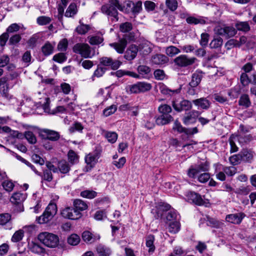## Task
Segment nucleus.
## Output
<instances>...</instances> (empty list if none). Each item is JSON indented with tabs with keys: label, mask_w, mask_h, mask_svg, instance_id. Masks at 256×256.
<instances>
[{
	"label": "nucleus",
	"mask_w": 256,
	"mask_h": 256,
	"mask_svg": "<svg viewBox=\"0 0 256 256\" xmlns=\"http://www.w3.org/2000/svg\"><path fill=\"white\" fill-rule=\"evenodd\" d=\"M208 170V165L206 164H200L197 166H191L188 171V175L190 178L198 176V180L202 183L208 182L210 178V174L206 172Z\"/></svg>",
	"instance_id": "1"
},
{
	"label": "nucleus",
	"mask_w": 256,
	"mask_h": 256,
	"mask_svg": "<svg viewBox=\"0 0 256 256\" xmlns=\"http://www.w3.org/2000/svg\"><path fill=\"white\" fill-rule=\"evenodd\" d=\"M116 8L121 11H124V9L120 4L118 0H113L110 4L102 6L101 10L102 13L111 17L112 20L117 22L118 20V18Z\"/></svg>",
	"instance_id": "2"
},
{
	"label": "nucleus",
	"mask_w": 256,
	"mask_h": 256,
	"mask_svg": "<svg viewBox=\"0 0 256 256\" xmlns=\"http://www.w3.org/2000/svg\"><path fill=\"white\" fill-rule=\"evenodd\" d=\"M38 240L44 245L50 248H55L59 243L58 236L48 232H42L38 235Z\"/></svg>",
	"instance_id": "3"
},
{
	"label": "nucleus",
	"mask_w": 256,
	"mask_h": 256,
	"mask_svg": "<svg viewBox=\"0 0 256 256\" xmlns=\"http://www.w3.org/2000/svg\"><path fill=\"white\" fill-rule=\"evenodd\" d=\"M134 33H126L122 38H120L118 42H114L110 44V46L113 48L117 52L122 54L128 42L134 41Z\"/></svg>",
	"instance_id": "4"
},
{
	"label": "nucleus",
	"mask_w": 256,
	"mask_h": 256,
	"mask_svg": "<svg viewBox=\"0 0 256 256\" xmlns=\"http://www.w3.org/2000/svg\"><path fill=\"white\" fill-rule=\"evenodd\" d=\"M57 208L56 204H50L46 208L42 214L36 218V220L38 224H46L50 222L56 215Z\"/></svg>",
	"instance_id": "5"
},
{
	"label": "nucleus",
	"mask_w": 256,
	"mask_h": 256,
	"mask_svg": "<svg viewBox=\"0 0 256 256\" xmlns=\"http://www.w3.org/2000/svg\"><path fill=\"white\" fill-rule=\"evenodd\" d=\"M73 52L80 54L84 58H91L90 47L87 44L78 43L73 47Z\"/></svg>",
	"instance_id": "6"
},
{
	"label": "nucleus",
	"mask_w": 256,
	"mask_h": 256,
	"mask_svg": "<svg viewBox=\"0 0 256 256\" xmlns=\"http://www.w3.org/2000/svg\"><path fill=\"white\" fill-rule=\"evenodd\" d=\"M172 104L174 110L178 112L188 110L192 108L191 102L186 100H179L177 99H174L172 100Z\"/></svg>",
	"instance_id": "7"
},
{
	"label": "nucleus",
	"mask_w": 256,
	"mask_h": 256,
	"mask_svg": "<svg viewBox=\"0 0 256 256\" xmlns=\"http://www.w3.org/2000/svg\"><path fill=\"white\" fill-rule=\"evenodd\" d=\"M60 214L64 218L72 220H78L82 216V213L77 212L74 208L68 206L62 209Z\"/></svg>",
	"instance_id": "8"
},
{
	"label": "nucleus",
	"mask_w": 256,
	"mask_h": 256,
	"mask_svg": "<svg viewBox=\"0 0 256 256\" xmlns=\"http://www.w3.org/2000/svg\"><path fill=\"white\" fill-rule=\"evenodd\" d=\"M26 198V194L25 193L15 192L11 196L10 200L14 204L20 205L18 212H20L24 210V208L22 206V202Z\"/></svg>",
	"instance_id": "9"
},
{
	"label": "nucleus",
	"mask_w": 256,
	"mask_h": 256,
	"mask_svg": "<svg viewBox=\"0 0 256 256\" xmlns=\"http://www.w3.org/2000/svg\"><path fill=\"white\" fill-rule=\"evenodd\" d=\"M196 60L195 58H188L186 55L182 54L176 57L174 62L179 66L185 67L192 64Z\"/></svg>",
	"instance_id": "10"
},
{
	"label": "nucleus",
	"mask_w": 256,
	"mask_h": 256,
	"mask_svg": "<svg viewBox=\"0 0 256 256\" xmlns=\"http://www.w3.org/2000/svg\"><path fill=\"white\" fill-rule=\"evenodd\" d=\"M100 64L110 66L112 70H117L121 65L122 62L118 60H113L109 57L104 56L100 58Z\"/></svg>",
	"instance_id": "11"
},
{
	"label": "nucleus",
	"mask_w": 256,
	"mask_h": 256,
	"mask_svg": "<svg viewBox=\"0 0 256 256\" xmlns=\"http://www.w3.org/2000/svg\"><path fill=\"white\" fill-rule=\"evenodd\" d=\"M200 114V112L198 110H192L190 111L186 114V115L182 118V122L185 125L194 123Z\"/></svg>",
	"instance_id": "12"
},
{
	"label": "nucleus",
	"mask_w": 256,
	"mask_h": 256,
	"mask_svg": "<svg viewBox=\"0 0 256 256\" xmlns=\"http://www.w3.org/2000/svg\"><path fill=\"white\" fill-rule=\"evenodd\" d=\"M245 216V214L243 212L230 214L226 216V222L232 224H238L241 223Z\"/></svg>",
	"instance_id": "13"
},
{
	"label": "nucleus",
	"mask_w": 256,
	"mask_h": 256,
	"mask_svg": "<svg viewBox=\"0 0 256 256\" xmlns=\"http://www.w3.org/2000/svg\"><path fill=\"white\" fill-rule=\"evenodd\" d=\"M100 236L97 234H92L89 231H84L82 234V238L88 244H92L100 239Z\"/></svg>",
	"instance_id": "14"
},
{
	"label": "nucleus",
	"mask_w": 256,
	"mask_h": 256,
	"mask_svg": "<svg viewBox=\"0 0 256 256\" xmlns=\"http://www.w3.org/2000/svg\"><path fill=\"white\" fill-rule=\"evenodd\" d=\"M158 86L160 92L164 95L173 96L176 94H179L180 92V88L172 90L170 89L166 86L162 82L158 83Z\"/></svg>",
	"instance_id": "15"
},
{
	"label": "nucleus",
	"mask_w": 256,
	"mask_h": 256,
	"mask_svg": "<svg viewBox=\"0 0 256 256\" xmlns=\"http://www.w3.org/2000/svg\"><path fill=\"white\" fill-rule=\"evenodd\" d=\"M138 50V48L136 46L130 45L125 52L124 58L128 60H134L136 56Z\"/></svg>",
	"instance_id": "16"
},
{
	"label": "nucleus",
	"mask_w": 256,
	"mask_h": 256,
	"mask_svg": "<svg viewBox=\"0 0 256 256\" xmlns=\"http://www.w3.org/2000/svg\"><path fill=\"white\" fill-rule=\"evenodd\" d=\"M192 103L198 108L208 110L210 106V102L206 98H202L192 100Z\"/></svg>",
	"instance_id": "17"
},
{
	"label": "nucleus",
	"mask_w": 256,
	"mask_h": 256,
	"mask_svg": "<svg viewBox=\"0 0 256 256\" xmlns=\"http://www.w3.org/2000/svg\"><path fill=\"white\" fill-rule=\"evenodd\" d=\"M202 76V72L200 71H196L194 73L192 76V80L189 83L190 87H196L200 84Z\"/></svg>",
	"instance_id": "18"
},
{
	"label": "nucleus",
	"mask_w": 256,
	"mask_h": 256,
	"mask_svg": "<svg viewBox=\"0 0 256 256\" xmlns=\"http://www.w3.org/2000/svg\"><path fill=\"white\" fill-rule=\"evenodd\" d=\"M188 198L192 202L199 206L203 205L204 203L202 196L198 193L190 192L188 194Z\"/></svg>",
	"instance_id": "19"
},
{
	"label": "nucleus",
	"mask_w": 256,
	"mask_h": 256,
	"mask_svg": "<svg viewBox=\"0 0 256 256\" xmlns=\"http://www.w3.org/2000/svg\"><path fill=\"white\" fill-rule=\"evenodd\" d=\"M137 70L140 78H148L151 75V70L148 66L145 65L139 66Z\"/></svg>",
	"instance_id": "20"
},
{
	"label": "nucleus",
	"mask_w": 256,
	"mask_h": 256,
	"mask_svg": "<svg viewBox=\"0 0 256 256\" xmlns=\"http://www.w3.org/2000/svg\"><path fill=\"white\" fill-rule=\"evenodd\" d=\"M168 58L164 55L157 54L152 56V62L154 64L162 65L168 62Z\"/></svg>",
	"instance_id": "21"
},
{
	"label": "nucleus",
	"mask_w": 256,
	"mask_h": 256,
	"mask_svg": "<svg viewBox=\"0 0 256 256\" xmlns=\"http://www.w3.org/2000/svg\"><path fill=\"white\" fill-rule=\"evenodd\" d=\"M173 120V117L172 116L162 114L156 119V122L158 125H164L170 123Z\"/></svg>",
	"instance_id": "22"
},
{
	"label": "nucleus",
	"mask_w": 256,
	"mask_h": 256,
	"mask_svg": "<svg viewBox=\"0 0 256 256\" xmlns=\"http://www.w3.org/2000/svg\"><path fill=\"white\" fill-rule=\"evenodd\" d=\"M73 206L75 210L79 212L86 210L88 207L86 202L80 199L74 200Z\"/></svg>",
	"instance_id": "23"
},
{
	"label": "nucleus",
	"mask_w": 256,
	"mask_h": 256,
	"mask_svg": "<svg viewBox=\"0 0 256 256\" xmlns=\"http://www.w3.org/2000/svg\"><path fill=\"white\" fill-rule=\"evenodd\" d=\"M42 132L46 134V138L50 140L56 141L60 138L59 133L56 131L48 129H44Z\"/></svg>",
	"instance_id": "24"
},
{
	"label": "nucleus",
	"mask_w": 256,
	"mask_h": 256,
	"mask_svg": "<svg viewBox=\"0 0 256 256\" xmlns=\"http://www.w3.org/2000/svg\"><path fill=\"white\" fill-rule=\"evenodd\" d=\"M242 160L245 162H250L253 159L254 154L250 150H243L240 152Z\"/></svg>",
	"instance_id": "25"
},
{
	"label": "nucleus",
	"mask_w": 256,
	"mask_h": 256,
	"mask_svg": "<svg viewBox=\"0 0 256 256\" xmlns=\"http://www.w3.org/2000/svg\"><path fill=\"white\" fill-rule=\"evenodd\" d=\"M98 158L99 156L97 152L90 153L86 156L85 161L88 164L90 165V167H92L97 162Z\"/></svg>",
	"instance_id": "26"
},
{
	"label": "nucleus",
	"mask_w": 256,
	"mask_h": 256,
	"mask_svg": "<svg viewBox=\"0 0 256 256\" xmlns=\"http://www.w3.org/2000/svg\"><path fill=\"white\" fill-rule=\"evenodd\" d=\"M58 168L64 174H68L70 170V166L66 160H60L58 163Z\"/></svg>",
	"instance_id": "27"
},
{
	"label": "nucleus",
	"mask_w": 256,
	"mask_h": 256,
	"mask_svg": "<svg viewBox=\"0 0 256 256\" xmlns=\"http://www.w3.org/2000/svg\"><path fill=\"white\" fill-rule=\"evenodd\" d=\"M78 12V8L76 4L72 3L67 8L65 16L68 18L73 17Z\"/></svg>",
	"instance_id": "28"
},
{
	"label": "nucleus",
	"mask_w": 256,
	"mask_h": 256,
	"mask_svg": "<svg viewBox=\"0 0 256 256\" xmlns=\"http://www.w3.org/2000/svg\"><path fill=\"white\" fill-rule=\"evenodd\" d=\"M26 28L21 24H12L10 25L6 29V32H16L18 31H24Z\"/></svg>",
	"instance_id": "29"
},
{
	"label": "nucleus",
	"mask_w": 256,
	"mask_h": 256,
	"mask_svg": "<svg viewBox=\"0 0 256 256\" xmlns=\"http://www.w3.org/2000/svg\"><path fill=\"white\" fill-rule=\"evenodd\" d=\"M238 135L232 134L229 138V142L230 146V152L231 153L236 152L238 148L236 145V142H238Z\"/></svg>",
	"instance_id": "30"
},
{
	"label": "nucleus",
	"mask_w": 256,
	"mask_h": 256,
	"mask_svg": "<svg viewBox=\"0 0 256 256\" xmlns=\"http://www.w3.org/2000/svg\"><path fill=\"white\" fill-rule=\"evenodd\" d=\"M186 22L189 24H204L206 23V20L204 18L200 16L194 17L192 16H189V17H188L187 18Z\"/></svg>",
	"instance_id": "31"
},
{
	"label": "nucleus",
	"mask_w": 256,
	"mask_h": 256,
	"mask_svg": "<svg viewBox=\"0 0 256 256\" xmlns=\"http://www.w3.org/2000/svg\"><path fill=\"white\" fill-rule=\"evenodd\" d=\"M104 136L109 142L114 143L118 139V134L114 132L106 131L104 132Z\"/></svg>",
	"instance_id": "32"
},
{
	"label": "nucleus",
	"mask_w": 256,
	"mask_h": 256,
	"mask_svg": "<svg viewBox=\"0 0 256 256\" xmlns=\"http://www.w3.org/2000/svg\"><path fill=\"white\" fill-rule=\"evenodd\" d=\"M138 50L143 54L146 55L150 52L151 48L150 44L148 42H144L139 46Z\"/></svg>",
	"instance_id": "33"
},
{
	"label": "nucleus",
	"mask_w": 256,
	"mask_h": 256,
	"mask_svg": "<svg viewBox=\"0 0 256 256\" xmlns=\"http://www.w3.org/2000/svg\"><path fill=\"white\" fill-rule=\"evenodd\" d=\"M96 252L100 256H109L111 254L109 248L101 244L96 247Z\"/></svg>",
	"instance_id": "34"
},
{
	"label": "nucleus",
	"mask_w": 256,
	"mask_h": 256,
	"mask_svg": "<svg viewBox=\"0 0 256 256\" xmlns=\"http://www.w3.org/2000/svg\"><path fill=\"white\" fill-rule=\"evenodd\" d=\"M180 224L178 220L171 222L169 223L168 227V230L169 232L176 234L180 230Z\"/></svg>",
	"instance_id": "35"
},
{
	"label": "nucleus",
	"mask_w": 256,
	"mask_h": 256,
	"mask_svg": "<svg viewBox=\"0 0 256 256\" xmlns=\"http://www.w3.org/2000/svg\"><path fill=\"white\" fill-rule=\"evenodd\" d=\"M170 206L168 204L162 203L160 204L157 214L155 216L156 218L158 219L160 218H162L163 215L162 212L168 210H170Z\"/></svg>",
	"instance_id": "36"
},
{
	"label": "nucleus",
	"mask_w": 256,
	"mask_h": 256,
	"mask_svg": "<svg viewBox=\"0 0 256 256\" xmlns=\"http://www.w3.org/2000/svg\"><path fill=\"white\" fill-rule=\"evenodd\" d=\"M68 162L72 165L77 164L78 162V156L73 150H69L68 154Z\"/></svg>",
	"instance_id": "37"
},
{
	"label": "nucleus",
	"mask_w": 256,
	"mask_h": 256,
	"mask_svg": "<svg viewBox=\"0 0 256 256\" xmlns=\"http://www.w3.org/2000/svg\"><path fill=\"white\" fill-rule=\"evenodd\" d=\"M79 23L80 25L76 28V32H88V31L93 30L91 26L82 23L81 20H80Z\"/></svg>",
	"instance_id": "38"
},
{
	"label": "nucleus",
	"mask_w": 256,
	"mask_h": 256,
	"mask_svg": "<svg viewBox=\"0 0 256 256\" xmlns=\"http://www.w3.org/2000/svg\"><path fill=\"white\" fill-rule=\"evenodd\" d=\"M154 236L150 235L146 238V246L149 248L148 252H153L155 250V246L154 244Z\"/></svg>",
	"instance_id": "39"
},
{
	"label": "nucleus",
	"mask_w": 256,
	"mask_h": 256,
	"mask_svg": "<svg viewBox=\"0 0 256 256\" xmlns=\"http://www.w3.org/2000/svg\"><path fill=\"white\" fill-rule=\"evenodd\" d=\"M238 142L242 144H246L252 140V136L250 134H240L238 136Z\"/></svg>",
	"instance_id": "40"
},
{
	"label": "nucleus",
	"mask_w": 256,
	"mask_h": 256,
	"mask_svg": "<svg viewBox=\"0 0 256 256\" xmlns=\"http://www.w3.org/2000/svg\"><path fill=\"white\" fill-rule=\"evenodd\" d=\"M80 236L76 234H72L68 238L67 241L68 244L72 246H76L80 242Z\"/></svg>",
	"instance_id": "41"
},
{
	"label": "nucleus",
	"mask_w": 256,
	"mask_h": 256,
	"mask_svg": "<svg viewBox=\"0 0 256 256\" xmlns=\"http://www.w3.org/2000/svg\"><path fill=\"white\" fill-rule=\"evenodd\" d=\"M172 130L179 133L186 134V128L183 127L178 120H176L174 124Z\"/></svg>",
	"instance_id": "42"
},
{
	"label": "nucleus",
	"mask_w": 256,
	"mask_h": 256,
	"mask_svg": "<svg viewBox=\"0 0 256 256\" xmlns=\"http://www.w3.org/2000/svg\"><path fill=\"white\" fill-rule=\"evenodd\" d=\"M180 52V51L178 48L172 46L167 47L166 50V54L170 57H173Z\"/></svg>",
	"instance_id": "43"
},
{
	"label": "nucleus",
	"mask_w": 256,
	"mask_h": 256,
	"mask_svg": "<svg viewBox=\"0 0 256 256\" xmlns=\"http://www.w3.org/2000/svg\"><path fill=\"white\" fill-rule=\"evenodd\" d=\"M214 32H232L234 30L230 27H226L220 24H215L214 30Z\"/></svg>",
	"instance_id": "44"
},
{
	"label": "nucleus",
	"mask_w": 256,
	"mask_h": 256,
	"mask_svg": "<svg viewBox=\"0 0 256 256\" xmlns=\"http://www.w3.org/2000/svg\"><path fill=\"white\" fill-rule=\"evenodd\" d=\"M238 103L240 105L246 108L248 107L251 104L248 96L247 94L242 95L239 100Z\"/></svg>",
	"instance_id": "45"
},
{
	"label": "nucleus",
	"mask_w": 256,
	"mask_h": 256,
	"mask_svg": "<svg viewBox=\"0 0 256 256\" xmlns=\"http://www.w3.org/2000/svg\"><path fill=\"white\" fill-rule=\"evenodd\" d=\"M24 236V232L22 230H18L16 231L12 238V242H18L21 240Z\"/></svg>",
	"instance_id": "46"
},
{
	"label": "nucleus",
	"mask_w": 256,
	"mask_h": 256,
	"mask_svg": "<svg viewBox=\"0 0 256 256\" xmlns=\"http://www.w3.org/2000/svg\"><path fill=\"white\" fill-rule=\"evenodd\" d=\"M25 138L27 140L29 143L34 144L36 142V138L35 135L31 131H26L24 134Z\"/></svg>",
	"instance_id": "47"
},
{
	"label": "nucleus",
	"mask_w": 256,
	"mask_h": 256,
	"mask_svg": "<svg viewBox=\"0 0 256 256\" xmlns=\"http://www.w3.org/2000/svg\"><path fill=\"white\" fill-rule=\"evenodd\" d=\"M126 91L128 94H138L140 93L138 82L136 84L128 85L126 88Z\"/></svg>",
	"instance_id": "48"
},
{
	"label": "nucleus",
	"mask_w": 256,
	"mask_h": 256,
	"mask_svg": "<svg viewBox=\"0 0 256 256\" xmlns=\"http://www.w3.org/2000/svg\"><path fill=\"white\" fill-rule=\"evenodd\" d=\"M236 28L238 30L246 32L250 30V28L248 22H240L236 24Z\"/></svg>",
	"instance_id": "49"
},
{
	"label": "nucleus",
	"mask_w": 256,
	"mask_h": 256,
	"mask_svg": "<svg viewBox=\"0 0 256 256\" xmlns=\"http://www.w3.org/2000/svg\"><path fill=\"white\" fill-rule=\"evenodd\" d=\"M96 195V192L94 190H86L80 192V196L89 199L94 198Z\"/></svg>",
	"instance_id": "50"
},
{
	"label": "nucleus",
	"mask_w": 256,
	"mask_h": 256,
	"mask_svg": "<svg viewBox=\"0 0 256 256\" xmlns=\"http://www.w3.org/2000/svg\"><path fill=\"white\" fill-rule=\"evenodd\" d=\"M166 219L168 221L171 222L178 220V214L174 210H170L166 214Z\"/></svg>",
	"instance_id": "51"
},
{
	"label": "nucleus",
	"mask_w": 256,
	"mask_h": 256,
	"mask_svg": "<svg viewBox=\"0 0 256 256\" xmlns=\"http://www.w3.org/2000/svg\"><path fill=\"white\" fill-rule=\"evenodd\" d=\"M88 42L92 45H98L101 44L104 38L101 36H94L91 37H88Z\"/></svg>",
	"instance_id": "52"
},
{
	"label": "nucleus",
	"mask_w": 256,
	"mask_h": 256,
	"mask_svg": "<svg viewBox=\"0 0 256 256\" xmlns=\"http://www.w3.org/2000/svg\"><path fill=\"white\" fill-rule=\"evenodd\" d=\"M140 92H144L150 90L152 88L150 84L145 82H138Z\"/></svg>",
	"instance_id": "53"
},
{
	"label": "nucleus",
	"mask_w": 256,
	"mask_h": 256,
	"mask_svg": "<svg viewBox=\"0 0 256 256\" xmlns=\"http://www.w3.org/2000/svg\"><path fill=\"white\" fill-rule=\"evenodd\" d=\"M158 110L160 113L165 114H168L172 111L171 106L166 104H161Z\"/></svg>",
	"instance_id": "54"
},
{
	"label": "nucleus",
	"mask_w": 256,
	"mask_h": 256,
	"mask_svg": "<svg viewBox=\"0 0 256 256\" xmlns=\"http://www.w3.org/2000/svg\"><path fill=\"white\" fill-rule=\"evenodd\" d=\"M222 167V170L224 172V173L228 176H232L236 172V169L234 166H223Z\"/></svg>",
	"instance_id": "55"
},
{
	"label": "nucleus",
	"mask_w": 256,
	"mask_h": 256,
	"mask_svg": "<svg viewBox=\"0 0 256 256\" xmlns=\"http://www.w3.org/2000/svg\"><path fill=\"white\" fill-rule=\"evenodd\" d=\"M166 4L171 11L174 12L177 9L178 4L176 0H166Z\"/></svg>",
	"instance_id": "56"
},
{
	"label": "nucleus",
	"mask_w": 256,
	"mask_h": 256,
	"mask_svg": "<svg viewBox=\"0 0 256 256\" xmlns=\"http://www.w3.org/2000/svg\"><path fill=\"white\" fill-rule=\"evenodd\" d=\"M117 110L116 105L112 104L103 110V114L105 116H108L113 114Z\"/></svg>",
	"instance_id": "57"
},
{
	"label": "nucleus",
	"mask_w": 256,
	"mask_h": 256,
	"mask_svg": "<svg viewBox=\"0 0 256 256\" xmlns=\"http://www.w3.org/2000/svg\"><path fill=\"white\" fill-rule=\"evenodd\" d=\"M207 225L214 228H218L221 227L223 225V224L215 219L208 218Z\"/></svg>",
	"instance_id": "58"
},
{
	"label": "nucleus",
	"mask_w": 256,
	"mask_h": 256,
	"mask_svg": "<svg viewBox=\"0 0 256 256\" xmlns=\"http://www.w3.org/2000/svg\"><path fill=\"white\" fill-rule=\"evenodd\" d=\"M42 52L45 56L51 54L53 52V47L50 43H46L42 47Z\"/></svg>",
	"instance_id": "59"
},
{
	"label": "nucleus",
	"mask_w": 256,
	"mask_h": 256,
	"mask_svg": "<svg viewBox=\"0 0 256 256\" xmlns=\"http://www.w3.org/2000/svg\"><path fill=\"white\" fill-rule=\"evenodd\" d=\"M242 160V157H240V153L238 154H234L229 158L230 163L233 166L238 164Z\"/></svg>",
	"instance_id": "60"
},
{
	"label": "nucleus",
	"mask_w": 256,
	"mask_h": 256,
	"mask_svg": "<svg viewBox=\"0 0 256 256\" xmlns=\"http://www.w3.org/2000/svg\"><path fill=\"white\" fill-rule=\"evenodd\" d=\"M37 22L39 25H46L51 22V18L46 16H40L37 18Z\"/></svg>",
	"instance_id": "61"
},
{
	"label": "nucleus",
	"mask_w": 256,
	"mask_h": 256,
	"mask_svg": "<svg viewBox=\"0 0 256 256\" xmlns=\"http://www.w3.org/2000/svg\"><path fill=\"white\" fill-rule=\"evenodd\" d=\"M121 32H129L132 29V24L128 22L122 24L120 26Z\"/></svg>",
	"instance_id": "62"
},
{
	"label": "nucleus",
	"mask_w": 256,
	"mask_h": 256,
	"mask_svg": "<svg viewBox=\"0 0 256 256\" xmlns=\"http://www.w3.org/2000/svg\"><path fill=\"white\" fill-rule=\"evenodd\" d=\"M4 188L7 192H12L14 188V184L11 180H5L2 182Z\"/></svg>",
	"instance_id": "63"
},
{
	"label": "nucleus",
	"mask_w": 256,
	"mask_h": 256,
	"mask_svg": "<svg viewBox=\"0 0 256 256\" xmlns=\"http://www.w3.org/2000/svg\"><path fill=\"white\" fill-rule=\"evenodd\" d=\"M222 43V40L221 38L214 39L210 43V47L212 48H216L220 46Z\"/></svg>",
	"instance_id": "64"
}]
</instances>
